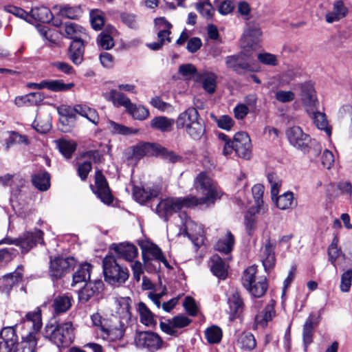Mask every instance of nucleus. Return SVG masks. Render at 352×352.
Instances as JSON below:
<instances>
[{
    "label": "nucleus",
    "instance_id": "1",
    "mask_svg": "<svg viewBox=\"0 0 352 352\" xmlns=\"http://www.w3.org/2000/svg\"><path fill=\"white\" fill-rule=\"evenodd\" d=\"M194 186L197 191L202 195V197L195 196L187 197L188 201L192 207L213 204L221 197V192L218 189L215 182L206 173H200L195 179Z\"/></svg>",
    "mask_w": 352,
    "mask_h": 352
},
{
    "label": "nucleus",
    "instance_id": "2",
    "mask_svg": "<svg viewBox=\"0 0 352 352\" xmlns=\"http://www.w3.org/2000/svg\"><path fill=\"white\" fill-rule=\"evenodd\" d=\"M289 144L294 148L308 153L311 157H317L322 150L321 145L298 126L289 127L285 132Z\"/></svg>",
    "mask_w": 352,
    "mask_h": 352
},
{
    "label": "nucleus",
    "instance_id": "3",
    "mask_svg": "<svg viewBox=\"0 0 352 352\" xmlns=\"http://www.w3.org/2000/svg\"><path fill=\"white\" fill-rule=\"evenodd\" d=\"M23 321L32 324L34 331L30 332L21 342L17 343L13 352H35L39 337L38 331L42 326L41 310L37 308L34 311L28 312Z\"/></svg>",
    "mask_w": 352,
    "mask_h": 352
},
{
    "label": "nucleus",
    "instance_id": "4",
    "mask_svg": "<svg viewBox=\"0 0 352 352\" xmlns=\"http://www.w3.org/2000/svg\"><path fill=\"white\" fill-rule=\"evenodd\" d=\"M74 328L71 322H66L54 326L47 324L44 329V336L49 338L57 346H68L74 340Z\"/></svg>",
    "mask_w": 352,
    "mask_h": 352
},
{
    "label": "nucleus",
    "instance_id": "5",
    "mask_svg": "<svg viewBox=\"0 0 352 352\" xmlns=\"http://www.w3.org/2000/svg\"><path fill=\"white\" fill-rule=\"evenodd\" d=\"M234 151L239 157L249 160L252 156V143L248 134L245 132L236 133L232 142L223 145V153L227 156Z\"/></svg>",
    "mask_w": 352,
    "mask_h": 352
},
{
    "label": "nucleus",
    "instance_id": "6",
    "mask_svg": "<svg viewBox=\"0 0 352 352\" xmlns=\"http://www.w3.org/2000/svg\"><path fill=\"white\" fill-rule=\"evenodd\" d=\"M102 267L104 279L111 285L125 283L129 278L128 269L118 264L113 256L104 257L102 261Z\"/></svg>",
    "mask_w": 352,
    "mask_h": 352
},
{
    "label": "nucleus",
    "instance_id": "7",
    "mask_svg": "<svg viewBox=\"0 0 352 352\" xmlns=\"http://www.w3.org/2000/svg\"><path fill=\"white\" fill-rule=\"evenodd\" d=\"M192 207L186 197H167L162 199L156 206L158 216L165 221L183 208Z\"/></svg>",
    "mask_w": 352,
    "mask_h": 352
},
{
    "label": "nucleus",
    "instance_id": "8",
    "mask_svg": "<svg viewBox=\"0 0 352 352\" xmlns=\"http://www.w3.org/2000/svg\"><path fill=\"white\" fill-rule=\"evenodd\" d=\"M77 261L74 257H50L49 275L53 280L62 278L74 269Z\"/></svg>",
    "mask_w": 352,
    "mask_h": 352
},
{
    "label": "nucleus",
    "instance_id": "9",
    "mask_svg": "<svg viewBox=\"0 0 352 352\" xmlns=\"http://www.w3.org/2000/svg\"><path fill=\"white\" fill-rule=\"evenodd\" d=\"M43 234V231L38 229H35L32 232H26L23 233L21 236L14 239V241H10L8 239H5L0 242V243H14L21 248L22 252L27 253L37 243H44Z\"/></svg>",
    "mask_w": 352,
    "mask_h": 352
},
{
    "label": "nucleus",
    "instance_id": "10",
    "mask_svg": "<svg viewBox=\"0 0 352 352\" xmlns=\"http://www.w3.org/2000/svg\"><path fill=\"white\" fill-rule=\"evenodd\" d=\"M134 342L138 347L146 349L151 352L160 349L163 344L160 336L151 331L137 332Z\"/></svg>",
    "mask_w": 352,
    "mask_h": 352
},
{
    "label": "nucleus",
    "instance_id": "11",
    "mask_svg": "<svg viewBox=\"0 0 352 352\" xmlns=\"http://www.w3.org/2000/svg\"><path fill=\"white\" fill-rule=\"evenodd\" d=\"M124 333V324L116 317H113L108 323H104L100 336L104 340L113 342L120 340Z\"/></svg>",
    "mask_w": 352,
    "mask_h": 352
},
{
    "label": "nucleus",
    "instance_id": "12",
    "mask_svg": "<svg viewBox=\"0 0 352 352\" xmlns=\"http://www.w3.org/2000/svg\"><path fill=\"white\" fill-rule=\"evenodd\" d=\"M184 226L183 234L187 236L197 248L204 244L205 236L204 228L201 225L189 219L186 220Z\"/></svg>",
    "mask_w": 352,
    "mask_h": 352
},
{
    "label": "nucleus",
    "instance_id": "13",
    "mask_svg": "<svg viewBox=\"0 0 352 352\" xmlns=\"http://www.w3.org/2000/svg\"><path fill=\"white\" fill-rule=\"evenodd\" d=\"M104 289L102 280H89L78 292V300L82 303H86L91 299L98 296Z\"/></svg>",
    "mask_w": 352,
    "mask_h": 352
},
{
    "label": "nucleus",
    "instance_id": "14",
    "mask_svg": "<svg viewBox=\"0 0 352 352\" xmlns=\"http://www.w3.org/2000/svg\"><path fill=\"white\" fill-rule=\"evenodd\" d=\"M140 247L144 261L155 259L162 262L166 267H170L162 250L157 245L149 241H146L142 242L140 244Z\"/></svg>",
    "mask_w": 352,
    "mask_h": 352
},
{
    "label": "nucleus",
    "instance_id": "15",
    "mask_svg": "<svg viewBox=\"0 0 352 352\" xmlns=\"http://www.w3.org/2000/svg\"><path fill=\"white\" fill-rule=\"evenodd\" d=\"M301 92L300 98L303 104L307 109H317L318 101L314 85L311 82H305L300 85Z\"/></svg>",
    "mask_w": 352,
    "mask_h": 352
},
{
    "label": "nucleus",
    "instance_id": "16",
    "mask_svg": "<svg viewBox=\"0 0 352 352\" xmlns=\"http://www.w3.org/2000/svg\"><path fill=\"white\" fill-rule=\"evenodd\" d=\"M95 177L96 193L103 203L110 204L113 201V197L105 177L100 170L96 171Z\"/></svg>",
    "mask_w": 352,
    "mask_h": 352
},
{
    "label": "nucleus",
    "instance_id": "17",
    "mask_svg": "<svg viewBox=\"0 0 352 352\" xmlns=\"http://www.w3.org/2000/svg\"><path fill=\"white\" fill-rule=\"evenodd\" d=\"M349 12L347 7L342 0L335 1L332 9L325 14V21L328 23L339 21L344 18Z\"/></svg>",
    "mask_w": 352,
    "mask_h": 352
},
{
    "label": "nucleus",
    "instance_id": "18",
    "mask_svg": "<svg viewBox=\"0 0 352 352\" xmlns=\"http://www.w3.org/2000/svg\"><path fill=\"white\" fill-rule=\"evenodd\" d=\"M274 248L275 244L271 242L270 238L266 239L261 251V258L265 271L272 269L275 265Z\"/></svg>",
    "mask_w": 352,
    "mask_h": 352
},
{
    "label": "nucleus",
    "instance_id": "19",
    "mask_svg": "<svg viewBox=\"0 0 352 352\" xmlns=\"http://www.w3.org/2000/svg\"><path fill=\"white\" fill-rule=\"evenodd\" d=\"M45 98L43 92H31L24 96H17L15 98L14 103L18 107L22 106H38Z\"/></svg>",
    "mask_w": 352,
    "mask_h": 352
},
{
    "label": "nucleus",
    "instance_id": "20",
    "mask_svg": "<svg viewBox=\"0 0 352 352\" xmlns=\"http://www.w3.org/2000/svg\"><path fill=\"white\" fill-rule=\"evenodd\" d=\"M60 32L65 37L73 41L82 40V36L85 35V30L75 23H64L60 27Z\"/></svg>",
    "mask_w": 352,
    "mask_h": 352
},
{
    "label": "nucleus",
    "instance_id": "21",
    "mask_svg": "<svg viewBox=\"0 0 352 352\" xmlns=\"http://www.w3.org/2000/svg\"><path fill=\"white\" fill-rule=\"evenodd\" d=\"M199 120V113L195 108H188L177 118L176 125L178 129H186L194 122Z\"/></svg>",
    "mask_w": 352,
    "mask_h": 352
},
{
    "label": "nucleus",
    "instance_id": "22",
    "mask_svg": "<svg viewBox=\"0 0 352 352\" xmlns=\"http://www.w3.org/2000/svg\"><path fill=\"white\" fill-rule=\"evenodd\" d=\"M113 250L120 258L129 262H132L138 254L137 248L131 243H122L118 245L113 244Z\"/></svg>",
    "mask_w": 352,
    "mask_h": 352
},
{
    "label": "nucleus",
    "instance_id": "23",
    "mask_svg": "<svg viewBox=\"0 0 352 352\" xmlns=\"http://www.w3.org/2000/svg\"><path fill=\"white\" fill-rule=\"evenodd\" d=\"M261 31L258 25L249 24L243 34V43L252 49L255 48L260 37L261 36Z\"/></svg>",
    "mask_w": 352,
    "mask_h": 352
},
{
    "label": "nucleus",
    "instance_id": "24",
    "mask_svg": "<svg viewBox=\"0 0 352 352\" xmlns=\"http://www.w3.org/2000/svg\"><path fill=\"white\" fill-rule=\"evenodd\" d=\"M319 320L320 316L316 318L314 314H311L304 324L302 338L305 350H307V346L313 342V330L314 325L319 322Z\"/></svg>",
    "mask_w": 352,
    "mask_h": 352
},
{
    "label": "nucleus",
    "instance_id": "25",
    "mask_svg": "<svg viewBox=\"0 0 352 352\" xmlns=\"http://www.w3.org/2000/svg\"><path fill=\"white\" fill-rule=\"evenodd\" d=\"M307 109V112L311 116L314 123L320 130H323L327 135L330 137L331 134V128L329 126L327 116L324 113Z\"/></svg>",
    "mask_w": 352,
    "mask_h": 352
},
{
    "label": "nucleus",
    "instance_id": "26",
    "mask_svg": "<svg viewBox=\"0 0 352 352\" xmlns=\"http://www.w3.org/2000/svg\"><path fill=\"white\" fill-rule=\"evenodd\" d=\"M276 206L280 210L292 209L297 206V199L292 192L288 191L283 195L276 197L274 199Z\"/></svg>",
    "mask_w": 352,
    "mask_h": 352
},
{
    "label": "nucleus",
    "instance_id": "27",
    "mask_svg": "<svg viewBox=\"0 0 352 352\" xmlns=\"http://www.w3.org/2000/svg\"><path fill=\"white\" fill-rule=\"evenodd\" d=\"M159 191L157 189L135 186L133 190V195L135 199L144 204L153 197L158 195Z\"/></svg>",
    "mask_w": 352,
    "mask_h": 352
},
{
    "label": "nucleus",
    "instance_id": "28",
    "mask_svg": "<svg viewBox=\"0 0 352 352\" xmlns=\"http://www.w3.org/2000/svg\"><path fill=\"white\" fill-rule=\"evenodd\" d=\"M84 44L82 40L72 41L69 49V56L75 65H80L83 60Z\"/></svg>",
    "mask_w": 352,
    "mask_h": 352
},
{
    "label": "nucleus",
    "instance_id": "29",
    "mask_svg": "<svg viewBox=\"0 0 352 352\" xmlns=\"http://www.w3.org/2000/svg\"><path fill=\"white\" fill-rule=\"evenodd\" d=\"M210 269L213 274L221 279H225L228 275L226 263L217 254L210 258Z\"/></svg>",
    "mask_w": 352,
    "mask_h": 352
},
{
    "label": "nucleus",
    "instance_id": "30",
    "mask_svg": "<svg viewBox=\"0 0 352 352\" xmlns=\"http://www.w3.org/2000/svg\"><path fill=\"white\" fill-rule=\"evenodd\" d=\"M274 305L275 301L271 300L264 310L256 316L255 322L257 325L265 327L267 322L272 319L275 316Z\"/></svg>",
    "mask_w": 352,
    "mask_h": 352
},
{
    "label": "nucleus",
    "instance_id": "31",
    "mask_svg": "<svg viewBox=\"0 0 352 352\" xmlns=\"http://www.w3.org/2000/svg\"><path fill=\"white\" fill-rule=\"evenodd\" d=\"M242 55L229 56L226 58V63L228 68L233 69L236 72L248 71L251 69L250 64L243 61Z\"/></svg>",
    "mask_w": 352,
    "mask_h": 352
},
{
    "label": "nucleus",
    "instance_id": "32",
    "mask_svg": "<svg viewBox=\"0 0 352 352\" xmlns=\"http://www.w3.org/2000/svg\"><path fill=\"white\" fill-rule=\"evenodd\" d=\"M22 271L21 267H18L17 269L12 273H9L3 276L0 278V285L4 289L9 290L13 285L18 283L22 279Z\"/></svg>",
    "mask_w": 352,
    "mask_h": 352
},
{
    "label": "nucleus",
    "instance_id": "33",
    "mask_svg": "<svg viewBox=\"0 0 352 352\" xmlns=\"http://www.w3.org/2000/svg\"><path fill=\"white\" fill-rule=\"evenodd\" d=\"M156 146L157 144L149 142L136 145L133 148V155L136 159H140L144 156H155Z\"/></svg>",
    "mask_w": 352,
    "mask_h": 352
},
{
    "label": "nucleus",
    "instance_id": "34",
    "mask_svg": "<svg viewBox=\"0 0 352 352\" xmlns=\"http://www.w3.org/2000/svg\"><path fill=\"white\" fill-rule=\"evenodd\" d=\"M92 267L93 266L88 263L80 265L73 274L72 285L74 286L78 283L86 282L87 280H90Z\"/></svg>",
    "mask_w": 352,
    "mask_h": 352
},
{
    "label": "nucleus",
    "instance_id": "35",
    "mask_svg": "<svg viewBox=\"0 0 352 352\" xmlns=\"http://www.w3.org/2000/svg\"><path fill=\"white\" fill-rule=\"evenodd\" d=\"M74 111L81 116L86 118L95 125L98 124L99 116L96 109L86 104H76L74 107Z\"/></svg>",
    "mask_w": 352,
    "mask_h": 352
},
{
    "label": "nucleus",
    "instance_id": "36",
    "mask_svg": "<svg viewBox=\"0 0 352 352\" xmlns=\"http://www.w3.org/2000/svg\"><path fill=\"white\" fill-rule=\"evenodd\" d=\"M30 19H32L42 23H50L52 20V13L49 8L45 6L36 7L31 10Z\"/></svg>",
    "mask_w": 352,
    "mask_h": 352
},
{
    "label": "nucleus",
    "instance_id": "37",
    "mask_svg": "<svg viewBox=\"0 0 352 352\" xmlns=\"http://www.w3.org/2000/svg\"><path fill=\"white\" fill-rule=\"evenodd\" d=\"M32 182L38 190L45 191L50 186V176L47 172L41 171L32 176Z\"/></svg>",
    "mask_w": 352,
    "mask_h": 352
},
{
    "label": "nucleus",
    "instance_id": "38",
    "mask_svg": "<svg viewBox=\"0 0 352 352\" xmlns=\"http://www.w3.org/2000/svg\"><path fill=\"white\" fill-rule=\"evenodd\" d=\"M72 296L69 294L58 296L53 302V308L56 314L64 313L72 307Z\"/></svg>",
    "mask_w": 352,
    "mask_h": 352
},
{
    "label": "nucleus",
    "instance_id": "39",
    "mask_svg": "<svg viewBox=\"0 0 352 352\" xmlns=\"http://www.w3.org/2000/svg\"><path fill=\"white\" fill-rule=\"evenodd\" d=\"M155 153L156 155L155 156L160 157L169 163L175 164L182 160V157L181 155L158 144H157L156 146Z\"/></svg>",
    "mask_w": 352,
    "mask_h": 352
},
{
    "label": "nucleus",
    "instance_id": "40",
    "mask_svg": "<svg viewBox=\"0 0 352 352\" xmlns=\"http://www.w3.org/2000/svg\"><path fill=\"white\" fill-rule=\"evenodd\" d=\"M237 345L244 351H250L256 346V341L252 333H241L236 340Z\"/></svg>",
    "mask_w": 352,
    "mask_h": 352
},
{
    "label": "nucleus",
    "instance_id": "41",
    "mask_svg": "<svg viewBox=\"0 0 352 352\" xmlns=\"http://www.w3.org/2000/svg\"><path fill=\"white\" fill-rule=\"evenodd\" d=\"M175 120L164 116H157L151 120V126L162 132H169L172 130Z\"/></svg>",
    "mask_w": 352,
    "mask_h": 352
},
{
    "label": "nucleus",
    "instance_id": "42",
    "mask_svg": "<svg viewBox=\"0 0 352 352\" xmlns=\"http://www.w3.org/2000/svg\"><path fill=\"white\" fill-rule=\"evenodd\" d=\"M234 244V237L230 231H228L224 237L218 240L215 249L220 252L228 254L232 250Z\"/></svg>",
    "mask_w": 352,
    "mask_h": 352
},
{
    "label": "nucleus",
    "instance_id": "43",
    "mask_svg": "<svg viewBox=\"0 0 352 352\" xmlns=\"http://www.w3.org/2000/svg\"><path fill=\"white\" fill-rule=\"evenodd\" d=\"M229 312L231 316L235 317L243 310V302L238 292H234L228 298Z\"/></svg>",
    "mask_w": 352,
    "mask_h": 352
},
{
    "label": "nucleus",
    "instance_id": "44",
    "mask_svg": "<svg viewBox=\"0 0 352 352\" xmlns=\"http://www.w3.org/2000/svg\"><path fill=\"white\" fill-rule=\"evenodd\" d=\"M28 144V140L25 135L19 134L15 131L7 133V137L5 139V148L8 150L11 146L18 144Z\"/></svg>",
    "mask_w": 352,
    "mask_h": 352
},
{
    "label": "nucleus",
    "instance_id": "45",
    "mask_svg": "<svg viewBox=\"0 0 352 352\" xmlns=\"http://www.w3.org/2000/svg\"><path fill=\"white\" fill-rule=\"evenodd\" d=\"M217 75L214 73H204L200 75L204 89L210 94L214 93L217 87Z\"/></svg>",
    "mask_w": 352,
    "mask_h": 352
},
{
    "label": "nucleus",
    "instance_id": "46",
    "mask_svg": "<svg viewBox=\"0 0 352 352\" xmlns=\"http://www.w3.org/2000/svg\"><path fill=\"white\" fill-rule=\"evenodd\" d=\"M107 124L108 130L113 135H127L138 132V129L127 127L112 120H109Z\"/></svg>",
    "mask_w": 352,
    "mask_h": 352
},
{
    "label": "nucleus",
    "instance_id": "47",
    "mask_svg": "<svg viewBox=\"0 0 352 352\" xmlns=\"http://www.w3.org/2000/svg\"><path fill=\"white\" fill-rule=\"evenodd\" d=\"M45 89L54 92L68 91L74 87L73 82L64 83L62 80H45Z\"/></svg>",
    "mask_w": 352,
    "mask_h": 352
},
{
    "label": "nucleus",
    "instance_id": "48",
    "mask_svg": "<svg viewBox=\"0 0 352 352\" xmlns=\"http://www.w3.org/2000/svg\"><path fill=\"white\" fill-rule=\"evenodd\" d=\"M59 151L66 158H70L76 148V143L73 140L60 139L56 141Z\"/></svg>",
    "mask_w": 352,
    "mask_h": 352
},
{
    "label": "nucleus",
    "instance_id": "49",
    "mask_svg": "<svg viewBox=\"0 0 352 352\" xmlns=\"http://www.w3.org/2000/svg\"><path fill=\"white\" fill-rule=\"evenodd\" d=\"M245 289L255 298H260L263 296L267 289V283L265 278H259L257 281L251 285L250 287Z\"/></svg>",
    "mask_w": 352,
    "mask_h": 352
},
{
    "label": "nucleus",
    "instance_id": "50",
    "mask_svg": "<svg viewBox=\"0 0 352 352\" xmlns=\"http://www.w3.org/2000/svg\"><path fill=\"white\" fill-rule=\"evenodd\" d=\"M109 99L115 106H123L126 109L130 107L131 104L129 98H128L124 94L114 89L109 91Z\"/></svg>",
    "mask_w": 352,
    "mask_h": 352
},
{
    "label": "nucleus",
    "instance_id": "51",
    "mask_svg": "<svg viewBox=\"0 0 352 352\" xmlns=\"http://www.w3.org/2000/svg\"><path fill=\"white\" fill-rule=\"evenodd\" d=\"M223 332L217 325H212L205 330V337L210 344H217L221 340Z\"/></svg>",
    "mask_w": 352,
    "mask_h": 352
},
{
    "label": "nucleus",
    "instance_id": "52",
    "mask_svg": "<svg viewBox=\"0 0 352 352\" xmlns=\"http://www.w3.org/2000/svg\"><path fill=\"white\" fill-rule=\"evenodd\" d=\"M138 309L140 316V321L142 324L146 326L155 324L152 312L144 302H140L138 304Z\"/></svg>",
    "mask_w": 352,
    "mask_h": 352
},
{
    "label": "nucleus",
    "instance_id": "53",
    "mask_svg": "<svg viewBox=\"0 0 352 352\" xmlns=\"http://www.w3.org/2000/svg\"><path fill=\"white\" fill-rule=\"evenodd\" d=\"M0 182L3 185H8L10 184L12 187V190L14 188V186L16 185V191L19 190L20 188H22L25 185V179L19 175H12L10 174H7L3 177H0Z\"/></svg>",
    "mask_w": 352,
    "mask_h": 352
},
{
    "label": "nucleus",
    "instance_id": "54",
    "mask_svg": "<svg viewBox=\"0 0 352 352\" xmlns=\"http://www.w3.org/2000/svg\"><path fill=\"white\" fill-rule=\"evenodd\" d=\"M327 253L329 256V261L334 267H336V260L339 257H344V254L342 253L341 249L338 248V238L335 237L333 239L331 245L329 246Z\"/></svg>",
    "mask_w": 352,
    "mask_h": 352
},
{
    "label": "nucleus",
    "instance_id": "55",
    "mask_svg": "<svg viewBox=\"0 0 352 352\" xmlns=\"http://www.w3.org/2000/svg\"><path fill=\"white\" fill-rule=\"evenodd\" d=\"M17 335L13 327H4L0 332L1 342H5L10 344L16 345Z\"/></svg>",
    "mask_w": 352,
    "mask_h": 352
},
{
    "label": "nucleus",
    "instance_id": "56",
    "mask_svg": "<svg viewBox=\"0 0 352 352\" xmlns=\"http://www.w3.org/2000/svg\"><path fill=\"white\" fill-rule=\"evenodd\" d=\"M256 271L257 267L255 265L250 266L244 271L242 284L245 288L250 287L251 285L257 281L258 278L256 277Z\"/></svg>",
    "mask_w": 352,
    "mask_h": 352
},
{
    "label": "nucleus",
    "instance_id": "57",
    "mask_svg": "<svg viewBox=\"0 0 352 352\" xmlns=\"http://www.w3.org/2000/svg\"><path fill=\"white\" fill-rule=\"evenodd\" d=\"M127 111L136 120H143L146 119L149 116V111L147 109L142 106H137L131 103L130 107L127 109Z\"/></svg>",
    "mask_w": 352,
    "mask_h": 352
},
{
    "label": "nucleus",
    "instance_id": "58",
    "mask_svg": "<svg viewBox=\"0 0 352 352\" xmlns=\"http://www.w3.org/2000/svg\"><path fill=\"white\" fill-rule=\"evenodd\" d=\"M186 133L193 139L200 138L204 133L205 129L200 120H197L186 129Z\"/></svg>",
    "mask_w": 352,
    "mask_h": 352
},
{
    "label": "nucleus",
    "instance_id": "59",
    "mask_svg": "<svg viewBox=\"0 0 352 352\" xmlns=\"http://www.w3.org/2000/svg\"><path fill=\"white\" fill-rule=\"evenodd\" d=\"M196 9L205 18L210 19L214 13V8L209 0H204L196 4Z\"/></svg>",
    "mask_w": 352,
    "mask_h": 352
},
{
    "label": "nucleus",
    "instance_id": "60",
    "mask_svg": "<svg viewBox=\"0 0 352 352\" xmlns=\"http://www.w3.org/2000/svg\"><path fill=\"white\" fill-rule=\"evenodd\" d=\"M98 45L104 50H108L114 46L113 37L106 32H102L97 38Z\"/></svg>",
    "mask_w": 352,
    "mask_h": 352
},
{
    "label": "nucleus",
    "instance_id": "61",
    "mask_svg": "<svg viewBox=\"0 0 352 352\" xmlns=\"http://www.w3.org/2000/svg\"><path fill=\"white\" fill-rule=\"evenodd\" d=\"M215 6L218 12L222 15H227L231 13L234 9V3L231 0L214 1Z\"/></svg>",
    "mask_w": 352,
    "mask_h": 352
},
{
    "label": "nucleus",
    "instance_id": "62",
    "mask_svg": "<svg viewBox=\"0 0 352 352\" xmlns=\"http://www.w3.org/2000/svg\"><path fill=\"white\" fill-rule=\"evenodd\" d=\"M90 20L92 28L96 30H101L104 23L103 13L98 10L90 12Z\"/></svg>",
    "mask_w": 352,
    "mask_h": 352
},
{
    "label": "nucleus",
    "instance_id": "63",
    "mask_svg": "<svg viewBox=\"0 0 352 352\" xmlns=\"http://www.w3.org/2000/svg\"><path fill=\"white\" fill-rule=\"evenodd\" d=\"M61 15L70 19H77L82 14V10L80 7L65 6L60 9Z\"/></svg>",
    "mask_w": 352,
    "mask_h": 352
},
{
    "label": "nucleus",
    "instance_id": "64",
    "mask_svg": "<svg viewBox=\"0 0 352 352\" xmlns=\"http://www.w3.org/2000/svg\"><path fill=\"white\" fill-rule=\"evenodd\" d=\"M267 180L271 185L272 199H274L278 194L279 188L281 186V182L274 173H269L267 175Z\"/></svg>",
    "mask_w": 352,
    "mask_h": 352
}]
</instances>
